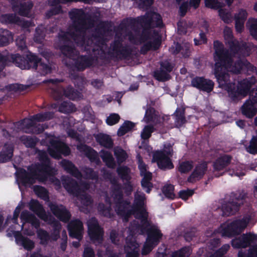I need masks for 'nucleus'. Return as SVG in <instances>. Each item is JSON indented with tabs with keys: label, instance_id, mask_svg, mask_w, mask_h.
<instances>
[{
	"label": "nucleus",
	"instance_id": "nucleus-26",
	"mask_svg": "<svg viewBox=\"0 0 257 257\" xmlns=\"http://www.w3.org/2000/svg\"><path fill=\"white\" fill-rule=\"evenodd\" d=\"M60 164L63 169L71 176L77 179L81 178L82 175L81 172L71 161L63 159L60 162Z\"/></svg>",
	"mask_w": 257,
	"mask_h": 257
},
{
	"label": "nucleus",
	"instance_id": "nucleus-53",
	"mask_svg": "<svg viewBox=\"0 0 257 257\" xmlns=\"http://www.w3.org/2000/svg\"><path fill=\"white\" fill-rule=\"evenodd\" d=\"M246 25L251 35L257 40V19H249Z\"/></svg>",
	"mask_w": 257,
	"mask_h": 257
},
{
	"label": "nucleus",
	"instance_id": "nucleus-31",
	"mask_svg": "<svg viewBox=\"0 0 257 257\" xmlns=\"http://www.w3.org/2000/svg\"><path fill=\"white\" fill-rule=\"evenodd\" d=\"M14 148L11 145H5L0 152V163H6L11 160L13 156Z\"/></svg>",
	"mask_w": 257,
	"mask_h": 257
},
{
	"label": "nucleus",
	"instance_id": "nucleus-51",
	"mask_svg": "<svg viewBox=\"0 0 257 257\" xmlns=\"http://www.w3.org/2000/svg\"><path fill=\"white\" fill-rule=\"evenodd\" d=\"M114 201L120 200L123 198L122 185H118L114 187H111Z\"/></svg>",
	"mask_w": 257,
	"mask_h": 257
},
{
	"label": "nucleus",
	"instance_id": "nucleus-60",
	"mask_svg": "<svg viewBox=\"0 0 257 257\" xmlns=\"http://www.w3.org/2000/svg\"><path fill=\"white\" fill-rule=\"evenodd\" d=\"M155 128L152 125H146L141 132V138L143 140L149 139L154 132Z\"/></svg>",
	"mask_w": 257,
	"mask_h": 257
},
{
	"label": "nucleus",
	"instance_id": "nucleus-18",
	"mask_svg": "<svg viewBox=\"0 0 257 257\" xmlns=\"http://www.w3.org/2000/svg\"><path fill=\"white\" fill-rule=\"evenodd\" d=\"M208 169V164L206 161H203L197 164L193 171L187 178V182L194 183L201 180Z\"/></svg>",
	"mask_w": 257,
	"mask_h": 257
},
{
	"label": "nucleus",
	"instance_id": "nucleus-28",
	"mask_svg": "<svg viewBox=\"0 0 257 257\" xmlns=\"http://www.w3.org/2000/svg\"><path fill=\"white\" fill-rule=\"evenodd\" d=\"M13 234L16 240L20 242L25 249L30 251L35 247L34 241L27 237L23 236L20 231H14Z\"/></svg>",
	"mask_w": 257,
	"mask_h": 257
},
{
	"label": "nucleus",
	"instance_id": "nucleus-1",
	"mask_svg": "<svg viewBox=\"0 0 257 257\" xmlns=\"http://www.w3.org/2000/svg\"><path fill=\"white\" fill-rule=\"evenodd\" d=\"M72 21L73 31H69L60 36L64 44L71 42V38L78 46L84 47L86 51H94V42L91 37H86V31L94 25V20L82 9H73L69 12Z\"/></svg>",
	"mask_w": 257,
	"mask_h": 257
},
{
	"label": "nucleus",
	"instance_id": "nucleus-4",
	"mask_svg": "<svg viewBox=\"0 0 257 257\" xmlns=\"http://www.w3.org/2000/svg\"><path fill=\"white\" fill-rule=\"evenodd\" d=\"M128 25L136 33L139 32L140 30L136 24L142 27L143 30L140 39L145 41L149 38L150 30L154 28H162L164 26L161 16L157 13L147 14L144 16L138 17L136 18L130 19L128 21Z\"/></svg>",
	"mask_w": 257,
	"mask_h": 257
},
{
	"label": "nucleus",
	"instance_id": "nucleus-58",
	"mask_svg": "<svg viewBox=\"0 0 257 257\" xmlns=\"http://www.w3.org/2000/svg\"><path fill=\"white\" fill-rule=\"evenodd\" d=\"M73 107L74 105L72 103L63 101L59 105L58 110L62 113H68L72 111Z\"/></svg>",
	"mask_w": 257,
	"mask_h": 257
},
{
	"label": "nucleus",
	"instance_id": "nucleus-57",
	"mask_svg": "<svg viewBox=\"0 0 257 257\" xmlns=\"http://www.w3.org/2000/svg\"><path fill=\"white\" fill-rule=\"evenodd\" d=\"M244 66V63L241 59L236 60L234 63L232 62V66L230 68V71L235 74H239Z\"/></svg>",
	"mask_w": 257,
	"mask_h": 257
},
{
	"label": "nucleus",
	"instance_id": "nucleus-54",
	"mask_svg": "<svg viewBox=\"0 0 257 257\" xmlns=\"http://www.w3.org/2000/svg\"><path fill=\"white\" fill-rule=\"evenodd\" d=\"M155 112L156 110L155 108L152 107H149L146 109L144 118L146 123H149L155 121L156 118Z\"/></svg>",
	"mask_w": 257,
	"mask_h": 257
},
{
	"label": "nucleus",
	"instance_id": "nucleus-62",
	"mask_svg": "<svg viewBox=\"0 0 257 257\" xmlns=\"http://www.w3.org/2000/svg\"><path fill=\"white\" fill-rule=\"evenodd\" d=\"M52 7L46 13V17L50 18L53 16L59 14L62 12V7L59 4L55 6H51Z\"/></svg>",
	"mask_w": 257,
	"mask_h": 257
},
{
	"label": "nucleus",
	"instance_id": "nucleus-59",
	"mask_svg": "<svg viewBox=\"0 0 257 257\" xmlns=\"http://www.w3.org/2000/svg\"><path fill=\"white\" fill-rule=\"evenodd\" d=\"M77 198L80 200L81 203L86 207L91 205L93 203V200L90 195L86 193H81Z\"/></svg>",
	"mask_w": 257,
	"mask_h": 257
},
{
	"label": "nucleus",
	"instance_id": "nucleus-13",
	"mask_svg": "<svg viewBox=\"0 0 257 257\" xmlns=\"http://www.w3.org/2000/svg\"><path fill=\"white\" fill-rule=\"evenodd\" d=\"M152 161L157 164L159 169L164 171L171 170L174 167L170 156L163 153V151H155L153 154Z\"/></svg>",
	"mask_w": 257,
	"mask_h": 257
},
{
	"label": "nucleus",
	"instance_id": "nucleus-23",
	"mask_svg": "<svg viewBox=\"0 0 257 257\" xmlns=\"http://www.w3.org/2000/svg\"><path fill=\"white\" fill-rule=\"evenodd\" d=\"M77 149L80 152L84 153L86 157L92 163H95L99 164L100 162L97 152L92 148L84 144H81L77 146Z\"/></svg>",
	"mask_w": 257,
	"mask_h": 257
},
{
	"label": "nucleus",
	"instance_id": "nucleus-30",
	"mask_svg": "<svg viewBox=\"0 0 257 257\" xmlns=\"http://www.w3.org/2000/svg\"><path fill=\"white\" fill-rule=\"evenodd\" d=\"M96 141L101 146L106 149H111L113 146V142L108 135L99 133L95 136Z\"/></svg>",
	"mask_w": 257,
	"mask_h": 257
},
{
	"label": "nucleus",
	"instance_id": "nucleus-3",
	"mask_svg": "<svg viewBox=\"0 0 257 257\" xmlns=\"http://www.w3.org/2000/svg\"><path fill=\"white\" fill-rule=\"evenodd\" d=\"M213 48L214 75L220 85L226 86L227 87L232 84L229 82L230 75L228 70L232 66L233 58L229 51L224 48L223 43L219 40L214 41Z\"/></svg>",
	"mask_w": 257,
	"mask_h": 257
},
{
	"label": "nucleus",
	"instance_id": "nucleus-37",
	"mask_svg": "<svg viewBox=\"0 0 257 257\" xmlns=\"http://www.w3.org/2000/svg\"><path fill=\"white\" fill-rule=\"evenodd\" d=\"M13 38V34L11 32L8 30L0 29V47L9 45L10 40Z\"/></svg>",
	"mask_w": 257,
	"mask_h": 257
},
{
	"label": "nucleus",
	"instance_id": "nucleus-16",
	"mask_svg": "<svg viewBox=\"0 0 257 257\" xmlns=\"http://www.w3.org/2000/svg\"><path fill=\"white\" fill-rule=\"evenodd\" d=\"M191 85L200 91L210 93L213 90L214 83L204 77L196 76L191 80Z\"/></svg>",
	"mask_w": 257,
	"mask_h": 257
},
{
	"label": "nucleus",
	"instance_id": "nucleus-42",
	"mask_svg": "<svg viewBox=\"0 0 257 257\" xmlns=\"http://www.w3.org/2000/svg\"><path fill=\"white\" fill-rule=\"evenodd\" d=\"M18 20L19 17L15 14H6L0 16V22L5 24L17 25Z\"/></svg>",
	"mask_w": 257,
	"mask_h": 257
},
{
	"label": "nucleus",
	"instance_id": "nucleus-21",
	"mask_svg": "<svg viewBox=\"0 0 257 257\" xmlns=\"http://www.w3.org/2000/svg\"><path fill=\"white\" fill-rule=\"evenodd\" d=\"M227 43L229 46L230 54L232 53L234 55L236 54L249 55V48L246 43L240 44L238 40L234 39L228 40Z\"/></svg>",
	"mask_w": 257,
	"mask_h": 257
},
{
	"label": "nucleus",
	"instance_id": "nucleus-15",
	"mask_svg": "<svg viewBox=\"0 0 257 257\" xmlns=\"http://www.w3.org/2000/svg\"><path fill=\"white\" fill-rule=\"evenodd\" d=\"M48 206L52 213L60 221L67 223L69 222L71 214L65 206L62 204H57L56 203L50 202Z\"/></svg>",
	"mask_w": 257,
	"mask_h": 257
},
{
	"label": "nucleus",
	"instance_id": "nucleus-56",
	"mask_svg": "<svg viewBox=\"0 0 257 257\" xmlns=\"http://www.w3.org/2000/svg\"><path fill=\"white\" fill-rule=\"evenodd\" d=\"M174 186L172 184H167L165 185L162 189L164 195L168 198L173 199L175 198V195L174 193Z\"/></svg>",
	"mask_w": 257,
	"mask_h": 257
},
{
	"label": "nucleus",
	"instance_id": "nucleus-29",
	"mask_svg": "<svg viewBox=\"0 0 257 257\" xmlns=\"http://www.w3.org/2000/svg\"><path fill=\"white\" fill-rule=\"evenodd\" d=\"M59 49L64 56L71 60L74 59V57L79 54V51L76 50L73 44L71 45L63 44L60 46Z\"/></svg>",
	"mask_w": 257,
	"mask_h": 257
},
{
	"label": "nucleus",
	"instance_id": "nucleus-11",
	"mask_svg": "<svg viewBox=\"0 0 257 257\" xmlns=\"http://www.w3.org/2000/svg\"><path fill=\"white\" fill-rule=\"evenodd\" d=\"M246 226L247 222L243 219L234 220L222 229V235L228 237L235 236L239 234Z\"/></svg>",
	"mask_w": 257,
	"mask_h": 257
},
{
	"label": "nucleus",
	"instance_id": "nucleus-45",
	"mask_svg": "<svg viewBox=\"0 0 257 257\" xmlns=\"http://www.w3.org/2000/svg\"><path fill=\"white\" fill-rule=\"evenodd\" d=\"M135 123L129 120H125L120 126L117 131V134L118 136L121 137L127 133L131 131L134 127Z\"/></svg>",
	"mask_w": 257,
	"mask_h": 257
},
{
	"label": "nucleus",
	"instance_id": "nucleus-41",
	"mask_svg": "<svg viewBox=\"0 0 257 257\" xmlns=\"http://www.w3.org/2000/svg\"><path fill=\"white\" fill-rule=\"evenodd\" d=\"M34 191L37 196L44 201L49 200L48 191L44 187L40 185H35L34 187Z\"/></svg>",
	"mask_w": 257,
	"mask_h": 257
},
{
	"label": "nucleus",
	"instance_id": "nucleus-46",
	"mask_svg": "<svg viewBox=\"0 0 257 257\" xmlns=\"http://www.w3.org/2000/svg\"><path fill=\"white\" fill-rule=\"evenodd\" d=\"M117 173L123 181H130L131 177L130 175V169L127 166H121L117 169Z\"/></svg>",
	"mask_w": 257,
	"mask_h": 257
},
{
	"label": "nucleus",
	"instance_id": "nucleus-48",
	"mask_svg": "<svg viewBox=\"0 0 257 257\" xmlns=\"http://www.w3.org/2000/svg\"><path fill=\"white\" fill-rule=\"evenodd\" d=\"M97 209L100 214L104 217L111 218L112 216L110 204L108 206H106L103 203H99L97 206Z\"/></svg>",
	"mask_w": 257,
	"mask_h": 257
},
{
	"label": "nucleus",
	"instance_id": "nucleus-33",
	"mask_svg": "<svg viewBox=\"0 0 257 257\" xmlns=\"http://www.w3.org/2000/svg\"><path fill=\"white\" fill-rule=\"evenodd\" d=\"M174 115L175 116V122L177 127H180L186 123L185 108H177Z\"/></svg>",
	"mask_w": 257,
	"mask_h": 257
},
{
	"label": "nucleus",
	"instance_id": "nucleus-9",
	"mask_svg": "<svg viewBox=\"0 0 257 257\" xmlns=\"http://www.w3.org/2000/svg\"><path fill=\"white\" fill-rule=\"evenodd\" d=\"M110 47L113 56L120 60L127 59L131 57L133 50L128 45L123 46L121 40L114 39L111 43Z\"/></svg>",
	"mask_w": 257,
	"mask_h": 257
},
{
	"label": "nucleus",
	"instance_id": "nucleus-47",
	"mask_svg": "<svg viewBox=\"0 0 257 257\" xmlns=\"http://www.w3.org/2000/svg\"><path fill=\"white\" fill-rule=\"evenodd\" d=\"M193 168L192 161H185L180 162L178 167V170L181 174H186L189 172Z\"/></svg>",
	"mask_w": 257,
	"mask_h": 257
},
{
	"label": "nucleus",
	"instance_id": "nucleus-7",
	"mask_svg": "<svg viewBox=\"0 0 257 257\" xmlns=\"http://www.w3.org/2000/svg\"><path fill=\"white\" fill-rule=\"evenodd\" d=\"M46 141L48 152L53 158L59 160L62 155L64 156L70 155V149L65 143L52 138L46 139Z\"/></svg>",
	"mask_w": 257,
	"mask_h": 257
},
{
	"label": "nucleus",
	"instance_id": "nucleus-24",
	"mask_svg": "<svg viewBox=\"0 0 257 257\" xmlns=\"http://www.w3.org/2000/svg\"><path fill=\"white\" fill-rule=\"evenodd\" d=\"M232 157L230 155L223 154L218 157L213 163L214 171H220L227 167L231 163Z\"/></svg>",
	"mask_w": 257,
	"mask_h": 257
},
{
	"label": "nucleus",
	"instance_id": "nucleus-64",
	"mask_svg": "<svg viewBox=\"0 0 257 257\" xmlns=\"http://www.w3.org/2000/svg\"><path fill=\"white\" fill-rule=\"evenodd\" d=\"M247 150L250 154H257V137L256 136L252 137Z\"/></svg>",
	"mask_w": 257,
	"mask_h": 257
},
{
	"label": "nucleus",
	"instance_id": "nucleus-36",
	"mask_svg": "<svg viewBox=\"0 0 257 257\" xmlns=\"http://www.w3.org/2000/svg\"><path fill=\"white\" fill-rule=\"evenodd\" d=\"M146 195L144 193L136 192L134 195V201L132 206L133 209H139L145 206Z\"/></svg>",
	"mask_w": 257,
	"mask_h": 257
},
{
	"label": "nucleus",
	"instance_id": "nucleus-40",
	"mask_svg": "<svg viewBox=\"0 0 257 257\" xmlns=\"http://www.w3.org/2000/svg\"><path fill=\"white\" fill-rule=\"evenodd\" d=\"M54 117V112L53 111H46L34 114L32 118L37 122H44L53 119Z\"/></svg>",
	"mask_w": 257,
	"mask_h": 257
},
{
	"label": "nucleus",
	"instance_id": "nucleus-19",
	"mask_svg": "<svg viewBox=\"0 0 257 257\" xmlns=\"http://www.w3.org/2000/svg\"><path fill=\"white\" fill-rule=\"evenodd\" d=\"M114 203L115 210L118 215L127 219L133 214V208H130L131 202L129 199H124L123 198L120 200L114 201Z\"/></svg>",
	"mask_w": 257,
	"mask_h": 257
},
{
	"label": "nucleus",
	"instance_id": "nucleus-22",
	"mask_svg": "<svg viewBox=\"0 0 257 257\" xmlns=\"http://www.w3.org/2000/svg\"><path fill=\"white\" fill-rule=\"evenodd\" d=\"M65 189L71 194L78 197L80 194L84 192L78 182L74 179L67 177L62 180Z\"/></svg>",
	"mask_w": 257,
	"mask_h": 257
},
{
	"label": "nucleus",
	"instance_id": "nucleus-49",
	"mask_svg": "<svg viewBox=\"0 0 257 257\" xmlns=\"http://www.w3.org/2000/svg\"><path fill=\"white\" fill-rule=\"evenodd\" d=\"M37 236L40 240V243L43 245L48 244L50 239V235L49 233L45 230L39 228L37 231Z\"/></svg>",
	"mask_w": 257,
	"mask_h": 257
},
{
	"label": "nucleus",
	"instance_id": "nucleus-2",
	"mask_svg": "<svg viewBox=\"0 0 257 257\" xmlns=\"http://www.w3.org/2000/svg\"><path fill=\"white\" fill-rule=\"evenodd\" d=\"M39 158L40 163L29 166L28 172L23 168L19 170L17 178L23 185H33L36 180L44 183L49 177H54L57 174V170L52 166V162L45 151H39Z\"/></svg>",
	"mask_w": 257,
	"mask_h": 257
},
{
	"label": "nucleus",
	"instance_id": "nucleus-17",
	"mask_svg": "<svg viewBox=\"0 0 257 257\" xmlns=\"http://www.w3.org/2000/svg\"><path fill=\"white\" fill-rule=\"evenodd\" d=\"M73 66L79 72H82L91 67L94 62V58L91 55H80L79 54L73 59Z\"/></svg>",
	"mask_w": 257,
	"mask_h": 257
},
{
	"label": "nucleus",
	"instance_id": "nucleus-27",
	"mask_svg": "<svg viewBox=\"0 0 257 257\" xmlns=\"http://www.w3.org/2000/svg\"><path fill=\"white\" fill-rule=\"evenodd\" d=\"M256 106L257 105L252 101L250 97L249 99L246 100L241 107L242 114L247 118H252L257 113Z\"/></svg>",
	"mask_w": 257,
	"mask_h": 257
},
{
	"label": "nucleus",
	"instance_id": "nucleus-61",
	"mask_svg": "<svg viewBox=\"0 0 257 257\" xmlns=\"http://www.w3.org/2000/svg\"><path fill=\"white\" fill-rule=\"evenodd\" d=\"M219 16L220 19L226 24L231 22L232 17L229 12L221 8L218 9Z\"/></svg>",
	"mask_w": 257,
	"mask_h": 257
},
{
	"label": "nucleus",
	"instance_id": "nucleus-63",
	"mask_svg": "<svg viewBox=\"0 0 257 257\" xmlns=\"http://www.w3.org/2000/svg\"><path fill=\"white\" fill-rule=\"evenodd\" d=\"M86 178L91 180H96L98 179V173L95 172L92 168L89 167H85L83 170Z\"/></svg>",
	"mask_w": 257,
	"mask_h": 257
},
{
	"label": "nucleus",
	"instance_id": "nucleus-6",
	"mask_svg": "<svg viewBox=\"0 0 257 257\" xmlns=\"http://www.w3.org/2000/svg\"><path fill=\"white\" fill-rule=\"evenodd\" d=\"M246 196V194L243 191L232 193L230 200L222 206V215L229 216L236 214Z\"/></svg>",
	"mask_w": 257,
	"mask_h": 257
},
{
	"label": "nucleus",
	"instance_id": "nucleus-43",
	"mask_svg": "<svg viewBox=\"0 0 257 257\" xmlns=\"http://www.w3.org/2000/svg\"><path fill=\"white\" fill-rule=\"evenodd\" d=\"M153 76L155 79L160 82H165L170 78V74L160 67L154 71Z\"/></svg>",
	"mask_w": 257,
	"mask_h": 257
},
{
	"label": "nucleus",
	"instance_id": "nucleus-8",
	"mask_svg": "<svg viewBox=\"0 0 257 257\" xmlns=\"http://www.w3.org/2000/svg\"><path fill=\"white\" fill-rule=\"evenodd\" d=\"M139 229L141 234L147 235V240L156 242V244L159 243L162 237L163 234L158 227L155 224H152L151 221L144 225H139Z\"/></svg>",
	"mask_w": 257,
	"mask_h": 257
},
{
	"label": "nucleus",
	"instance_id": "nucleus-50",
	"mask_svg": "<svg viewBox=\"0 0 257 257\" xmlns=\"http://www.w3.org/2000/svg\"><path fill=\"white\" fill-rule=\"evenodd\" d=\"M253 83L247 79L242 80L237 86L240 89L241 93L243 94H247L250 90Z\"/></svg>",
	"mask_w": 257,
	"mask_h": 257
},
{
	"label": "nucleus",
	"instance_id": "nucleus-39",
	"mask_svg": "<svg viewBox=\"0 0 257 257\" xmlns=\"http://www.w3.org/2000/svg\"><path fill=\"white\" fill-rule=\"evenodd\" d=\"M35 121V120L32 118V116L31 119L27 120L25 124H24L25 119L21 120L20 123L24 125L27 128H30L31 127L34 128L35 130V133L37 134L42 133L44 130V127L40 124L37 125Z\"/></svg>",
	"mask_w": 257,
	"mask_h": 257
},
{
	"label": "nucleus",
	"instance_id": "nucleus-55",
	"mask_svg": "<svg viewBox=\"0 0 257 257\" xmlns=\"http://www.w3.org/2000/svg\"><path fill=\"white\" fill-rule=\"evenodd\" d=\"M206 8L213 10H218L223 7V4L220 0H204Z\"/></svg>",
	"mask_w": 257,
	"mask_h": 257
},
{
	"label": "nucleus",
	"instance_id": "nucleus-34",
	"mask_svg": "<svg viewBox=\"0 0 257 257\" xmlns=\"http://www.w3.org/2000/svg\"><path fill=\"white\" fill-rule=\"evenodd\" d=\"M133 212L134 214H136V218L140 219L141 224L140 225H144L148 224L150 220H148V213L147 211L146 208L145 207L141 208L139 209H133Z\"/></svg>",
	"mask_w": 257,
	"mask_h": 257
},
{
	"label": "nucleus",
	"instance_id": "nucleus-20",
	"mask_svg": "<svg viewBox=\"0 0 257 257\" xmlns=\"http://www.w3.org/2000/svg\"><path fill=\"white\" fill-rule=\"evenodd\" d=\"M67 229L71 237L77 239L78 240L82 239L83 224L80 220L76 219L71 220L68 224Z\"/></svg>",
	"mask_w": 257,
	"mask_h": 257
},
{
	"label": "nucleus",
	"instance_id": "nucleus-44",
	"mask_svg": "<svg viewBox=\"0 0 257 257\" xmlns=\"http://www.w3.org/2000/svg\"><path fill=\"white\" fill-rule=\"evenodd\" d=\"M226 89L229 97L233 101L237 100L239 95L243 94L242 93H241L238 87L236 89L234 83L229 84V85L226 87Z\"/></svg>",
	"mask_w": 257,
	"mask_h": 257
},
{
	"label": "nucleus",
	"instance_id": "nucleus-14",
	"mask_svg": "<svg viewBox=\"0 0 257 257\" xmlns=\"http://www.w3.org/2000/svg\"><path fill=\"white\" fill-rule=\"evenodd\" d=\"M52 95L56 100L62 99L64 96L69 99L74 100L78 97L79 92L70 85L66 88L58 86L53 90Z\"/></svg>",
	"mask_w": 257,
	"mask_h": 257
},
{
	"label": "nucleus",
	"instance_id": "nucleus-5",
	"mask_svg": "<svg viewBox=\"0 0 257 257\" xmlns=\"http://www.w3.org/2000/svg\"><path fill=\"white\" fill-rule=\"evenodd\" d=\"M7 56L9 58L8 60L12 62L21 69L37 70L38 63L41 60L37 55L33 53H30L26 56L21 55L19 53L11 54V55Z\"/></svg>",
	"mask_w": 257,
	"mask_h": 257
},
{
	"label": "nucleus",
	"instance_id": "nucleus-12",
	"mask_svg": "<svg viewBox=\"0 0 257 257\" xmlns=\"http://www.w3.org/2000/svg\"><path fill=\"white\" fill-rule=\"evenodd\" d=\"M255 243H257V234L251 232L243 233L231 240L232 246L237 249L246 248Z\"/></svg>",
	"mask_w": 257,
	"mask_h": 257
},
{
	"label": "nucleus",
	"instance_id": "nucleus-25",
	"mask_svg": "<svg viewBox=\"0 0 257 257\" xmlns=\"http://www.w3.org/2000/svg\"><path fill=\"white\" fill-rule=\"evenodd\" d=\"M29 209L35 213L40 219L46 221L48 215L43 205L37 200L32 199L29 203Z\"/></svg>",
	"mask_w": 257,
	"mask_h": 257
},
{
	"label": "nucleus",
	"instance_id": "nucleus-38",
	"mask_svg": "<svg viewBox=\"0 0 257 257\" xmlns=\"http://www.w3.org/2000/svg\"><path fill=\"white\" fill-rule=\"evenodd\" d=\"M20 140L27 148H34L38 143L39 140L36 137L22 136Z\"/></svg>",
	"mask_w": 257,
	"mask_h": 257
},
{
	"label": "nucleus",
	"instance_id": "nucleus-32",
	"mask_svg": "<svg viewBox=\"0 0 257 257\" xmlns=\"http://www.w3.org/2000/svg\"><path fill=\"white\" fill-rule=\"evenodd\" d=\"M100 153V157L106 166L109 168H114L116 166V163L111 153L105 150H101Z\"/></svg>",
	"mask_w": 257,
	"mask_h": 257
},
{
	"label": "nucleus",
	"instance_id": "nucleus-10",
	"mask_svg": "<svg viewBox=\"0 0 257 257\" xmlns=\"http://www.w3.org/2000/svg\"><path fill=\"white\" fill-rule=\"evenodd\" d=\"M88 233L90 240L94 243H101L103 240L104 231L95 217L91 218L87 222Z\"/></svg>",
	"mask_w": 257,
	"mask_h": 257
},
{
	"label": "nucleus",
	"instance_id": "nucleus-35",
	"mask_svg": "<svg viewBox=\"0 0 257 257\" xmlns=\"http://www.w3.org/2000/svg\"><path fill=\"white\" fill-rule=\"evenodd\" d=\"M46 29L44 25H40L36 28L34 36V40L35 42L41 44L45 39L46 36Z\"/></svg>",
	"mask_w": 257,
	"mask_h": 257
},
{
	"label": "nucleus",
	"instance_id": "nucleus-52",
	"mask_svg": "<svg viewBox=\"0 0 257 257\" xmlns=\"http://www.w3.org/2000/svg\"><path fill=\"white\" fill-rule=\"evenodd\" d=\"M191 253L189 246H184L180 249L174 251L172 254V257H188Z\"/></svg>",
	"mask_w": 257,
	"mask_h": 257
}]
</instances>
